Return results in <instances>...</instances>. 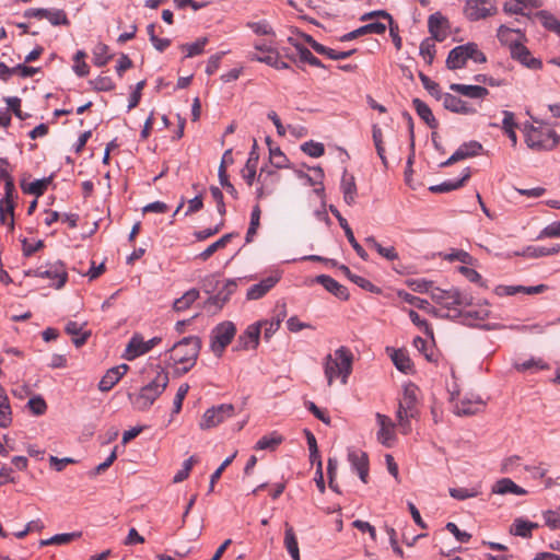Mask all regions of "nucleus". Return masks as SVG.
<instances>
[{
	"instance_id": "nucleus-1",
	"label": "nucleus",
	"mask_w": 560,
	"mask_h": 560,
	"mask_svg": "<svg viewBox=\"0 0 560 560\" xmlns=\"http://www.w3.org/2000/svg\"><path fill=\"white\" fill-rule=\"evenodd\" d=\"M334 355L327 354L324 362V373L329 386L336 376H340L341 383L346 384L352 372L353 354L348 348L341 346L335 350Z\"/></svg>"
},
{
	"instance_id": "nucleus-2",
	"label": "nucleus",
	"mask_w": 560,
	"mask_h": 560,
	"mask_svg": "<svg viewBox=\"0 0 560 560\" xmlns=\"http://www.w3.org/2000/svg\"><path fill=\"white\" fill-rule=\"evenodd\" d=\"M168 382V373L161 370L149 384L141 388L138 395L133 397L128 394V397L136 409L140 411L148 410L166 389Z\"/></svg>"
},
{
	"instance_id": "nucleus-3",
	"label": "nucleus",
	"mask_w": 560,
	"mask_h": 560,
	"mask_svg": "<svg viewBox=\"0 0 560 560\" xmlns=\"http://www.w3.org/2000/svg\"><path fill=\"white\" fill-rule=\"evenodd\" d=\"M201 349V339L197 336H188L176 342L171 349V359L174 363L186 364L182 369V373H187L198 359Z\"/></svg>"
},
{
	"instance_id": "nucleus-4",
	"label": "nucleus",
	"mask_w": 560,
	"mask_h": 560,
	"mask_svg": "<svg viewBox=\"0 0 560 560\" xmlns=\"http://www.w3.org/2000/svg\"><path fill=\"white\" fill-rule=\"evenodd\" d=\"M431 299L447 311H453L454 314H456L459 308L469 306L472 303V296L457 288H451L448 290L434 288L431 290Z\"/></svg>"
},
{
	"instance_id": "nucleus-5",
	"label": "nucleus",
	"mask_w": 560,
	"mask_h": 560,
	"mask_svg": "<svg viewBox=\"0 0 560 560\" xmlns=\"http://www.w3.org/2000/svg\"><path fill=\"white\" fill-rule=\"evenodd\" d=\"M560 141V136L552 129L544 130L530 126L525 135L528 148L536 151L552 150Z\"/></svg>"
},
{
	"instance_id": "nucleus-6",
	"label": "nucleus",
	"mask_w": 560,
	"mask_h": 560,
	"mask_svg": "<svg viewBox=\"0 0 560 560\" xmlns=\"http://www.w3.org/2000/svg\"><path fill=\"white\" fill-rule=\"evenodd\" d=\"M236 334V327L232 322H222L211 330L210 348L217 357H221L224 349L231 343Z\"/></svg>"
},
{
	"instance_id": "nucleus-7",
	"label": "nucleus",
	"mask_w": 560,
	"mask_h": 560,
	"mask_svg": "<svg viewBox=\"0 0 560 560\" xmlns=\"http://www.w3.org/2000/svg\"><path fill=\"white\" fill-rule=\"evenodd\" d=\"M234 406L232 404H222L206 410L202 416L200 428L210 429L219 425L224 420L233 417Z\"/></svg>"
},
{
	"instance_id": "nucleus-8",
	"label": "nucleus",
	"mask_w": 560,
	"mask_h": 560,
	"mask_svg": "<svg viewBox=\"0 0 560 560\" xmlns=\"http://www.w3.org/2000/svg\"><path fill=\"white\" fill-rule=\"evenodd\" d=\"M26 276H35L39 278H48L51 280H56V282L52 283V285L56 289H61L68 280L66 267L63 262L59 260L54 264H50L46 269L39 267L35 270H28L26 271Z\"/></svg>"
},
{
	"instance_id": "nucleus-9",
	"label": "nucleus",
	"mask_w": 560,
	"mask_h": 560,
	"mask_svg": "<svg viewBox=\"0 0 560 560\" xmlns=\"http://www.w3.org/2000/svg\"><path fill=\"white\" fill-rule=\"evenodd\" d=\"M161 341V337H153L148 341H144L141 335L135 334L126 347V353L124 357L125 359L131 361L140 355L148 353Z\"/></svg>"
},
{
	"instance_id": "nucleus-10",
	"label": "nucleus",
	"mask_w": 560,
	"mask_h": 560,
	"mask_svg": "<svg viewBox=\"0 0 560 560\" xmlns=\"http://www.w3.org/2000/svg\"><path fill=\"white\" fill-rule=\"evenodd\" d=\"M497 8L492 0H467L464 14L470 21H479L494 14Z\"/></svg>"
},
{
	"instance_id": "nucleus-11",
	"label": "nucleus",
	"mask_w": 560,
	"mask_h": 560,
	"mask_svg": "<svg viewBox=\"0 0 560 560\" xmlns=\"http://www.w3.org/2000/svg\"><path fill=\"white\" fill-rule=\"evenodd\" d=\"M510 52L513 59L520 61L528 69L537 70L542 67L541 60L533 57L529 49L521 43H511Z\"/></svg>"
},
{
	"instance_id": "nucleus-12",
	"label": "nucleus",
	"mask_w": 560,
	"mask_h": 560,
	"mask_svg": "<svg viewBox=\"0 0 560 560\" xmlns=\"http://www.w3.org/2000/svg\"><path fill=\"white\" fill-rule=\"evenodd\" d=\"M348 460L353 470L358 472L362 482H368L369 477V457L368 454L360 450H349Z\"/></svg>"
},
{
	"instance_id": "nucleus-13",
	"label": "nucleus",
	"mask_w": 560,
	"mask_h": 560,
	"mask_svg": "<svg viewBox=\"0 0 560 560\" xmlns=\"http://www.w3.org/2000/svg\"><path fill=\"white\" fill-rule=\"evenodd\" d=\"M485 402L479 396L464 397L454 407V413L457 416H474L479 413Z\"/></svg>"
},
{
	"instance_id": "nucleus-14",
	"label": "nucleus",
	"mask_w": 560,
	"mask_h": 560,
	"mask_svg": "<svg viewBox=\"0 0 560 560\" xmlns=\"http://www.w3.org/2000/svg\"><path fill=\"white\" fill-rule=\"evenodd\" d=\"M442 96L443 97L440 100L443 102L444 108L452 113L470 115L477 112L476 108L470 106L467 102L451 93H443Z\"/></svg>"
},
{
	"instance_id": "nucleus-15",
	"label": "nucleus",
	"mask_w": 560,
	"mask_h": 560,
	"mask_svg": "<svg viewBox=\"0 0 560 560\" xmlns=\"http://www.w3.org/2000/svg\"><path fill=\"white\" fill-rule=\"evenodd\" d=\"M448 21L440 12H435L429 16L428 27L433 39L443 42L446 38V28Z\"/></svg>"
},
{
	"instance_id": "nucleus-16",
	"label": "nucleus",
	"mask_w": 560,
	"mask_h": 560,
	"mask_svg": "<svg viewBox=\"0 0 560 560\" xmlns=\"http://www.w3.org/2000/svg\"><path fill=\"white\" fill-rule=\"evenodd\" d=\"M260 323L249 325L246 330L238 337L240 349H256L259 343Z\"/></svg>"
},
{
	"instance_id": "nucleus-17",
	"label": "nucleus",
	"mask_w": 560,
	"mask_h": 560,
	"mask_svg": "<svg viewBox=\"0 0 560 560\" xmlns=\"http://www.w3.org/2000/svg\"><path fill=\"white\" fill-rule=\"evenodd\" d=\"M268 177H271L272 184H277L280 179V175L276 171L262 167L257 178V182L260 183V186L256 190L257 199H262L273 192L272 187H269L267 184Z\"/></svg>"
},
{
	"instance_id": "nucleus-18",
	"label": "nucleus",
	"mask_w": 560,
	"mask_h": 560,
	"mask_svg": "<svg viewBox=\"0 0 560 560\" xmlns=\"http://www.w3.org/2000/svg\"><path fill=\"white\" fill-rule=\"evenodd\" d=\"M258 160L259 155L257 152V141L254 139L249 156L246 161L244 168L242 170V177L244 178L248 186H252L254 183Z\"/></svg>"
},
{
	"instance_id": "nucleus-19",
	"label": "nucleus",
	"mask_w": 560,
	"mask_h": 560,
	"mask_svg": "<svg viewBox=\"0 0 560 560\" xmlns=\"http://www.w3.org/2000/svg\"><path fill=\"white\" fill-rule=\"evenodd\" d=\"M469 56L466 50V44L454 47L446 58V67L450 70H457L465 67Z\"/></svg>"
},
{
	"instance_id": "nucleus-20",
	"label": "nucleus",
	"mask_w": 560,
	"mask_h": 560,
	"mask_svg": "<svg viewBox=\"0 0 560 560\" xmlns=\"http://www.w3.org/2000/svg\"><path fill=\"white\" fill-rule=\"evenodd\" d=\"M315 281L322 284L328 292L341 300H348L349 293L346 287L337 282L330 276L319 275L315 278Z\"/></svg>"
},
{
	"instance_id": "nucleus-21",
	"label": "nucleus",
	"mask_w": 560,
	"mask_h": 560,
	"mask_svg": "<svg viewBox=\"0 0 560 560\" xmlns=\"http://www.w3.org/2000/svg\"><path fill=\"white\" fill-rule=\"evenodd\" d=\"M279 276H269L259 283L253 284L247 291L248 300H258L262 298L279 281Z\"/></svg>"
},
{
	"instance_id": "nucleus-22",
	"label": "nucleus",
	"mask_w": 560,
	"mask_h": 560,
	"mask_svg": "<svg viewBox=\"0 0 560 560\" xmlns=\"http://www.w3.org/2000/svg\"><path fill=\"white\" fill-rule=\"evenodd\" d=\"M454 317L460 318V322L464 325L467 326H475L478 322L485 320L489 317V310L485 307H480L478 310H468L463 311L462 308L458 310L456 314H454Z\"/></svg>"
},
{
	"instance_id": "nucleus-23",
	"label": "nucleus",
	"mask_w": 560,
	"mask_h": 560,
	"mask_svg": "<svg viewBox=\"0 0 560 560\" xmlns=\"http://www.w3.org/2000/svg\"><path fill=\"white\" fill-rule=\"evenodd\" d=\"M340 189L342 191L345 202L352 206L357 197V185L354 176L349 174L347 170H343Z\"/></svg>"
},
{
	"instance_id": "nucleus-24",
	"label": "nucleus",
	"mask_w": 560,
	"mask_h": 560,
	"mask_svg": "<svg viewBox=\"0 0 560 560\" xmlns=\"http://www.w3.org/2000/svg\"><path fill=\"white\" fill-rule=\"evenodd\" d=\"M469 177H470V168L467 167L463 171V175L460 178L445 180L441 184L431 186L429 189H430V191L435 192V194L450 192V191L456 190L459 187H462L464 185V183L469 179Z\"/></svg>"
},
{
	"instance_id": "nucleus-25",
	"label": "nucleus",
	"mask_w": 560,
	"mask_h": 560,
	"mask_svg": "<svg viewBox=\"0 0 560 560\" xmlns=\"http://www.w3.org/2000/svg\"><path fill=\"white\" fill-rule=\"evenodd\" d=\"M450 89L460 95L470 98H483L489 94L488 89L481 85H467L460 83H452Z\"/></svg>"
},
{
	"instance_id": "nucleus-26",
	"label": "nucleus",
	"mask_w": 560,
	"mask_h": 560,
	"mask_svg": "<svg viewBox=\"0 0 560 560\" xmlns=\"http://www.w3.org/2000/svg\"><path fill=\"white\" fill-rule=\"evenodd\" d=\"M492 492L497 494L513 493L515 495H525L527 493V491L524 488L517 486L510 478H502L498 480L492 487Z\"/></svg>"
},
{
	"instance_id": "nucleus-27",
	"label": "nucleus",
	"mask_w": 560,
	"mask_h": 560,
	"mask_svg": "<svg viewBox=\"0 0 560 560\" xmlns=\"http://www.w3.org/2000/svg\"><path fill=\"white\" fill-rule=\"evenodd\" d=\"M560 252V244H556L551 247L546 246H528L523 252H515L516 256H525L529 258H539L544 256H550Z\"/></svg>"
},
{
	"instance_id": "nucleus-28",
	"label": "nucleus",
	"mask_w": 560,
	"mask_h": 560,
	"mask_svg": "<svg viewBox=\"0 0 560 560\" xmlns=\"http://www.w3.org/2000/svg\"><path fill=\"white\" fill-rule=\"evenodd\" d=\"M413 107L418 114V116L431 128L436 129L439 127V122L435 119L431 108L420 98L412 100Z\"/></svg>"
},
{
	"instance_id": "nucleus-29",
	"label": "nucleus",
	"mask_w": 560,
	"mask_h": 560,
	"mask_svg": "<svg viewBox=\"0 0 560 560\" xmlns=\"http://www.w3.org/2000/svg\"><path fill=\"white\" fill-rule=\"evenodd\" d=\"M538 527L539 525L537 523H533L518 517L514 520L510 528V534L523 538H529L532 537V530Z\"/></svg>"
},
{
	"instance_id": "nucleus-30",
	"label": "nucleus",
	"mask_w": 560,
	"mask_h": 560,
	"mask_svg": "<svg viewBox=\"0 0 560 560\" xmlns=\"http://www.w3.org/2000/svg\"><path fill=\"white\" fill-rule=\"evenodd\" d=\"M339 270L350 280L352 281L353 283H355L358 287L369 291V292H372V293H378L380 292V289L374 285L371 281H369L368 279L361 277V276H358V275H354L351 272V270L346 266V265H340L339 266Z\"/></svg>"
},
{
	"instance_id": "nucleus-31",
	"label": "nucleus",
	"mask_w": 560,
	"mask_h": 560,
	"mask_svg": "<svg viewBox=\"0 0 560 560\" xmlns=\"http://www.w3.org/2000/svg\"><path fill=\"white\" fill-rule=\"evenodd\" d=\"M417 387L415 385H409L405 387L404 396L399 400L400 409H407L413 416L417 417L418 410L416 408L417 396H416Z\"/></svg>"
},
{
	"instance_id": "nucleus-32",
	"label": "nucleus",
	"mask_w": 560,
	"mask_h": 560,
	"mask_svg": "<svg viewBox=\"0 0 560 560\" xmlns=\"http://www.w3.org/2000/svg\"><path fill=\"white\" fill-rule=\"evenodd\" d=\"M237 235L238 234L235 232L224 234L218 241L209 245L203 252H201L198 255V258H200L201 260L209 259L217 250L224 248L226 244Z\"/></svg>"
},
{
	"instance_id": "nucleus-33",
	"label": "nucleus",
	"mask_w": 560,
	"mask_h": 560,
	"mask_svg": "<svg viewBox=\"0 0 560 560\" xmlns=\"http://www.w3.org/2000/svg\"><path fill=\"white\" fill-rule=\"evenodd\" d=\"M0 222L14 230V200H0Z\"/></svg>"
},
{
	"instance_id": "nucleus-34",
	"label": "nucleus",
	"mask_w": 560,
	"mask_h": 560,
	"mask_svg": "<svg viewBox=\"0 0 560 560\" xmlns=\"http://www.w3.org/2000/svg\"><path fill=\"white\" fill-rule=\"evenodd\" d=\"M392 361L397 370L408 373L412 369L411 360L408 353L402 349H394L390 354Z\"/></svg>"
},
{
	"instance_id": "nucleus-35",
	"label": "nucleus",
	"mask_w": 560,
	"mask_h": 560,
	"mask_svg": "<svg viewBox=\"0 0 560 560\" xmlns=\"http://www.w3.org/2000/svg\"><path fill=\"white\" fill-rule=\"evenodd\" d=\"M50 182L51 176L42 179H36L28 185H26L23 180L21 183V188L25 194L35 195L36 197H39L45 192Z\"/></svg>"
},
{
	"instance_id": "nucleus-36",
	"label": "nucleus",
	"mask_w": 560,
	"mask_h": 560,
	"mask_svg": "<svg viewBox=\"0 0 560 560\" xmlns=\"http://www.w3.org/2000/svg\"><path fill=\"white\" fill-rule=\"evenodd\" d=\"M13 413L8 396L0 395V428L7 429L12 424Z\"/></svg>"
},
{
	"instance_id": "nucleus-37",
	"label": "nucleus",
	"mask_w": 560,
	"mask_h": 560,
	"mask_svg": "<svg viewBox=\"0 0 560 560\" xmlns=\"http://www.w3.org/2000/svg\"><path fill=\"white\" fill-rule=\"evenodd\" d=\"M82 536L81 532H73V533H63V534H57L48 539H42L39 541V546H49V545H65L69 544L72 540L80 538Z\"/></svg>"
},
{
	"instance_id": "nucleus-38",
	"label": "nucleus",
	"mask_w": 560,
	"mask_h": 560,
	"mask_svg": "<svg viewBox=\"0 0 560 560\" xmlns=\"http://www.w3.org/2000/svg\"><path fill=\"white\" fill-rule=\"evenodd\" d=\"M199 298V291L197 289H190L185 292L180 298L176 299L173 304V308L176 312L187 310L197 299Z\"/></svg>"
},
{
	"instance_id": "nucleus-39",
	"label": "nucleus",
	"mask_w": 560,
	"mask_h": 560,
	"mask_svg": "<svg viewBox=\"0 0 560 560\" xmlns=\"http://www.w3.org/2000/svg\"><path fill=\"white\" fill-rule=\"evenodd\" d=\"M284 546L293 560H301L298 540L293 528L290 526L285 528Z\"/></svg>"
},
{
	"instance_id": "nucleus-40",
	"label": "nucleus",
	"mask_w": 560,
	"mask_h": 560,
	"mask_svg": "<svg viewBox=\"0 0 560 560\" xmlns=\"http://www.w3.org/2000/svg\"><path fill=\"white\" fill-rule=\"evenodd\" d=\"M282 435L278 434L277 432H272L270 435H264L260 438L255 445V450L273 451L278 445L282 443Z\"/></svg>"
},
{
	"instance_id": "nucleus-41",
	"label": "nucleus",
	"mask_w": 560,
	"mask_h": 560,
	"mask_svg": "<svg viewBox=\"0 0 560 560\" xmlns=\"http://www.w3.org/2000/svg\"><path fill=\"white\" fill-rule=\"evenodd\" d=\"M535 18L549 31L560 36V21L547 11H539Z\"/></svg>"
},
{
	"instance_id": "nucleus-42",
	"label": "nucleus",
	"mask_w": 560,
	"mask_h": 560,
	"mask_svg": "<svg viewBox=\"0 0 560 560\" xmlns=\"http://www.w3.org/2000/svg\"><path fill=\"white\" fill-rule=\"evenodd\" d=\"M108 46L103 43H98L93 48V62L96 67H104L112 59V55L108 54Z\"/></svg>"
},
{
	"instance_id": "nucleus-43",
	"label": "nucleus",
	"mask_w": 560,
	"mask_h": 560,
	"mask_svg": "<svg viewBox=\"0 0 560 560\" xmlns=\"http://www.w3.org/2000/svg\"><path fill=\"white\" fill-rule=\"evenodd\" d=\"M120 378L121 377L118 370L110 368L101 378L98 383V389L101 392H108L119 382Z\"/></svg>"
},
{
	"instance_id": "nucleus-44",
	"label": "nucleus",
	"mask_w": 560,
	"mask_h": 560,
	"mask_svg": "<svg viewBox=\"0 0 560 560\" xmlns=\"http://www.w3.org/2000/svg\"><path fill=\"white\" fill-rule=\"evenodd\" d=\"M260 213H261L260 208L258 205H256L253 208L252 213H250V222H249V226H248V230H247L246 236H245L246 244L252 243L254 240V236L257 233V230L260 225Z\"/></svg>"
},
{
	"instance_id": "nucleus-45",
	"label": "nucleus",
	"mask_w": 560,
	"mask_h": 560,
	"mask_svg": "<svg viewBox=\"0 0 560 560\" xmlns=\"http://www.w3.org/2000/svg\"><path fill=\"white\" fill-rule=\"evenodd\" d=\"M372 138H373V142H374L377 155L380 156L384 167L387 168L388 162H387V159L385 155V149L383 145V132H382V129L376 125H374L372 128Z\"/></svg>"
},
{
	"instance_id": "nucleus-46",
	"label": "nucleus",
	"mask_w": 560,
	"mask_h": 560,
	"mask_svg": "<svg viewBox=\"0 0 560 560\" xmlns=\"http://www.w3.org/2000/svg\"><path fill=\"white\" fill-rule=\"evenodd\" d=\"M482 150L481 143L478 141H469L463 143L455 152L460 154L459 160H465L478 155Z\"/></svg>"
},
{
	"instance_id": "nucleus-47",
	"label": "nucleus",
	"mask_w": 560,
	"mask_h": 560,
	"mask_svg": "<svg viewBox=\"0 0 560 560\" xmlns=\"http://www.w3.org/2000/svg\"><path fill=\"white\" fill-rule=\"evenodd\" d=\"M396 416L400 432L405 435L409 434L411 432L410 419L416 418V416H413L407 409H400V405H398Z\"/></svg>"
},
{
	"instance_id": "nucleus-48",
	"label": "nucleus",
	"mask_w": 560,
	"mask_h": 560,
	"mask_svg": "<svg viewBox=\"0 0 560 560\" xmlns=\"http://www.w3.org/2000/svg\"><path fill=\"white\" fill-rule=\"evenodd\" d=\"M310 170L314 173V176H311V175L304 173L303 171H296L295 172L296 176L299 178L305 179L310 186L322 185V180L324 178L323 168L320 166H314V167H310Z\"/></svg>"
},
{
	"instance_id": "nucleus-49",
	"label": "nucleus",
	"mask_w": 560,
	"mask_h": 560,
	"mask_svg": "<svg viewBox=\"0 0 560 560\" xmlns=\"http://www.w3.org/2000/svg\"><path fill=\"white\" fill-rule=\"evenodd\" d=\"M298 50L299 58L303 62H307L313 67L324 68L323 62L315 57L306 47L301 44H293Z\"/></svg>"
},
{
	"instance_id": "nucleus-50",
	"label": "nucleus",
	"mask_w": 560,
	"mask_h": 560,
	"mask_svg": "<svg viewBox=\"0 0 560 560\" xmlns=\"http://www.w3.org/2000/svg\"><path fill=\"white\" fill-rule=\"evenodd\" d=\"M450 495L456 500H466L469 498H475L481 493L480 487L474 488H450Z\"/></svg>"
},
{
	"instance_id": "nucleus-51",
	"label": "nucleus",
	"mask_w": 560,
	"mask_h": 560,
	"mask_svg": "<svg viewBox=\"0 0 560 560\" xmlns=\"http://www.w3.org/2000/svg\"><path fill=\"white\" fill-rule=\"evenodd\" d=\"M433 37L432 38H425L420 44V55L423 57L425 62L428 65H431L433 62L434 56H435V44H434Z\"/></svg>"
},
{
	"instance_id": "nucleus-52",
	"label": "nucleus",
	"mask_w": 560,
	"mask_h": 560,
	"mask_svg": "<svg viewBox=\"0 0 560 560\" xmlns=\"http://www.w3.org/2000/svg\"><path fill=\"white\" fill-rule=\"evenodd\" d=\"M45 19H47L54 26L70 24L67 13L61 9H48V13Z\"/></svg>"
},
{
	"instance_id": "nucleus-53",
	"label": "nucleus",
	"mask_w": 560,
	"mask_h": 560,
	"mask_svg": "<svg viewBox=\"0 0 560 560\" xmlns=\"http://www.w3.org/2000/svg\"><path fill=\"white\" fill-rule=\"evenodd\" d=\"M207 43H208V38L201 37V38H198L195 43L182 45V48L187 50L186 57L191 58V57L202 54Z\"/></svg>"
},
{
	"instance_id": "nucleus-54",
	"label": "nucleus",
	"mask_w": 560,
	"mask_h": 560,
	"mask_svg": "<svg viewBox=\"0 0 560 560\" xmlns=\"http://www.w3.org/2000/svg\"><path fill=\"white\" fill-rule=\"evenodd\" d=\"M419 79L422 82L423 88L436 100L443 97V93L440 90V85L432 81L428 75L422 72H419Z\"/></svg>"
},
{
	"instance_id": "nucleus-55",
	"label": "nucleus",
	"mask_w": 560,
	"mask_h": 560,
	"mask_svg": "<svg viewBox=\"0 0 560 560\" xmlns=\"http://www.w3.org/2000/svg\"><path fill=\"white\" fill-rule=\"evenodd\" d=\"M407 285L415 292L430 294L431 290L435 288L431 281L424 279H409L407 280Z\"/></svg>"
},
{
	"instance_id": "nucleus-56",
	"label": "nucleus",
	"mask_w": 560,
	"mask_h": 560,
	"mask_svg": "<svg viewBox=\"0 0 560 560\" xmlns=\"http://www.w3.org/2000/svg\"><path fill=\"white\" fill-rule=\"evenodd\" d=\"M301 150L312 158H319L325 153V147L320 142L307 141L301 145Z\"/></svg>"
},
{
	"instance_id": "nucleus-57",
	"label": "nucleus",
	"mask_w": 560,
	"mask_h": 560,
	"mask_svg": "<svg viewBox=\"0 0 560 560\" xmlns=\"http://www.w3.org/2000/svg\"><path fill=\"white\" fill-rule=\"evenodd\" d=\"M514 366L517 371H521V372L527 371V370H533V369H536V370L549 369V365L547 363H545L541 359H535V358L526 360L522 363H515Z\"/></svg>"
},
{
	"instance_id": "nucleus-58",
	"label": "nucleus",
	"mask_w": 560,
	"mask_h": 560,
	"mask_svg": "<svg viewBox=\"0 0 560 560\" xmlns=\"http://www.w3.org/2000/svg\"><path fill=\"white\" fill-rule=\"evenodd\" d=\"M398 296L404 300L405 302L420 308V310H427L430 306V303L427 300H423L421 298H418L416 295H412L406 291H399Z\"/></svg>"
},
{
	"instance_id": "nucleus-59",
	"label": "nucleus",
	"mask_w": 560,
	"mask_h": 560,
	"mask_svg": "<svg viewBox=\"0 0 560 560\" xmlns=\"http://www.w3.org/2000/svg\"><path fill=\"white\" fill-rule=\"evenodd\" d=\"M90 84L93 86V89L95 91H98V92L112 91L115 88L113 80L109 77H103V75H100L94 80H91Z\"/></svg>"
},
{
	"instance_id": "nucleus-60",
	"label": "nucleus",
	"mask_w": 560,
	"mask_h": 560,
	"mask_svg": "<svg viewBox=\"0 0 560 560\" xmlns=\"http://www.w3.org/2000/svg\"><path fill=\"white\" fill-rule=\"evenodd\" d=\"M195 463H197V458L195 456H190L188 459H186L183 463V468L178 470L174 476L173 481L178 483L187 479Z\"/></svg>"
},
{
	"instance_id": "nucleus-61",
	"label": "nucleus",
	"mask_w": 560,
	"mask_h": 560,
	"mask_svg": "<svg viewBox=\"0 0 560 560\" xmlns=\"http://www.w3.org/2000/svg\"><path fill=\"white\" fill-rule=\"evenodd\" d=\"M27 406L35 416H42L47 410V404L44 398L39 395L32 397L27 401Z\"/></svg>"
},
{
	"instance_id": "nucleus-62",
	"label": "nucleus",
	"mask_w": 560,
	"mask_h": 560,
	"mask_svg": "<svg viewBox=\"0 0 560 560\" xmlns=\"http://www.w3.org/2000/svg\"><path fill=\"white\" fill-rule=\"evenodd\" d=\"M5 103L8 105V108L21 120H24L27 117H30L28 114H25L21 110V98H19L18 96L7 97Z\"/></svg>"
},
{
	"instance_id": "nucleus-63",
	"label": "nucleus",
	"mask_w": 560,
	"mask_h": 560,
	"mask_svg": "<svg viewBox=\"0 0 560 560\" xmlns=\"http://www.w3.org/2000/svg\"><path fill=\"white\" fill-rule=\"evenodd\" d=\"M269 154H270V162L272 165H275V167L277 168H282V167H285L287 166V156L282 153V151L280 150V148H270L269 149Z\"/></svg>"
},
{
	"instance_id": "nucleus-64",
	"label": "nucleus",
	"mask_w": 560,
	"mask_h": 560,
	"mask_svg": "<svg viewBox=\"0 0 560 560\" xmlns=\"http://www.w3.org/2000/svg\"><path fill=\"white\" fill-rule=\"evenodd\" d=\"M545 523L551 529L560 528V509L548 510L544 513Z\"/></svg>"
}]
</instances>
